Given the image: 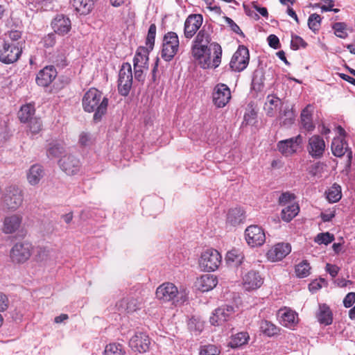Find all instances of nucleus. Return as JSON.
Here are the masks:
<instances>
[{
	"mask_svg": "<svg viewBox=\"0 0 355 355\" xmlns=\"http://www.w3.org/2000/svg\"><path fill=\"white\" fill-rule=\"evenodd\" d=\"M28 130L33 134H37L42 128V123L40 119L34 117L33 119H31L28 121Z\"/></svg>",
	"mask_w": 355,
	"mask_h": 355,
	"instance_id": "50",
	"label": "nucleus"
},
{
	"mask_svg": "<svg viewBox=\"0 0 355 355\" xmlns=\"http://www.w3.org/2000/svg\"><path fill=\"white\" fill-rule=\"evenodd\" d=\"M268 42L270 46L275 49L279 47V40L275 35H270L268 37Z\"/></svg>",
	"mask_w": 355,
	"mask_h": 355,
	"instance_id": "59",
	"label": "nucleus"
},
{
	"mask_svg": "<svg viewBox=\"0 0 355 355\" xmlns=\"http://www.w3.org/2000/svg\"><path fill=\"white\" fill-rule=\"evenodd\" d=\"M44 175L43 167L40 164H33L26 172L27 181L32 186L37 185L44 177Z\"/></svg>",
	"mask_w": 355,
	"mask_h": 355,
	"instance_id": "30",
	"label": "nucleus"
},
{
	"mask_svg": "<svg viewBox=\"0 0 355 355\" xmlns=\"http://www.w3.org/2000/svg\"><path fill=\"white\" fill-rule=\"evenodd\" d=\"M235 313V308L231 305H225L215 310L210 317V322L212 325L219 326L223 322L228 321Z\"/></svg>",
	"mask_w": 355,
	"mask_h": 355,
	"instance_id": "14",
	"label": "nucleus"
},
{
	"mask_svg": "<svg viewBox=\"0 0 355 355\" xmlns=\"http://www.w3.org/2000/svg\"><path fill=\"white\" fill-rule=\"evenodd\" d=\"M142 301L138 297L127 296L116 304L117 310L121 313H131L141 309Z\"/></svg>",
	"mask_w": 355,
	"mask_h": 355,
	"instance_id": "17",
	"label": "nucleus"
},
{
	"mask_svg": "<svg viewBox=\"0 0 355 355\" xmlns=\"http://www.w3.org/2000/svg\"><path fill=\"white\" fill-rule=\"evenodd\" d=\"M249 339L250 336L248 332H239L232 336L228 346L232 348H237L247 344Z\"/></svg>",
	"mask_w": 355,
	"mask_h": 355,
	"instance_id": "35",
	"label": "nucleus"
},
{
	"mask_svg": "<svg viewBox=\"0 0 355 355\" xmlns=\"http://www.w3.org/2000/svg\"><path fill=\"white\" fill-rule=\"evenodd\" d=\"M189 291L184 286L178 288L174 284L165 282L158 286L156 297L164 302H171L175 306L184 304L189 300Z\"/></svg>",
	"mask_w": 355,
	"mask_h": 355,
	"instance_id": "1",
	"label": "nucleus"
},
{
	"mask_svg": "<svg viewBox=\"0 0 355 355\" xmlns=\"http://www.w3.org/2000/svg\"><path fill=\"white\" fill-rule=\"evenodd\" d=\"M355 302V293L351 292L349 293L343 300V304L346 308L351 307L353 304Z\"/></svg>",
	"mask_w": 355,
	"mask_h": 355,
	"instance_id": "58",
	"label": "nucleus"
},
{
	"mask_svg": "<svg viewBox=\"0 0 355 355\" xmlns=\"http://www.w3.org/2000/svg\"><path fill=\"white\" fill-rule=\"evenodd\" d=\"M124 347L120 343H112L105 347L103 355H125Z\"/></svg>",
	"mask_w": 355,
	"mask_h": 355,
	"instance_id": "41",
	"label": "nucleus"
},
{
	"mask_svg": "<svg viewBox=\"0 0 355 355\" xmlns=\"http://www.w3.org/2000/svg\"><path fill=\"white\" fill-rule=\"evenodd\" d=\"M263 278L254 270L248 272L243 278V287L246 291L255 290L263 284Z\"/></svg>",
	"mask_w": 355,
	"mask_h": 355,
	"instance_id": "24",
	"label": "nucleus"
},
{
	"mask_svg": "<svg viewBox=\"0 0 355 355\" xmlns=\"http://www.w3.org/2000/svg\"><path fill=\"white\" fill-rule=\"evenodd\" d=\"M179 38L175 32H168L164 36L161 57L166 62L171 61L179 49Z\"/></svg>",
	"mask_w": 355,
	"mask_h": 355,
	"instance_id": "6",
	"label": "nucleus"
},
{
	"mask_svg": "<svg viewBox=\"0 0 355 355\" xmlns=\"http://www.w3.org/2000/svg\"><path fill=\"white\" fill-rule=\"evenodd\" d=\"M249 58L248 49L244 46H240L231 59L230 68L235 71L244 70L248 64Z\"/></svg>",
	"mask_w": 355,
	"mask_h": 355,
	"instance_id": "11",
	"label": "nucleus"
},
{
	"mask_svg": "<svg viewBox=\"0 0 355 355\" xmlns=\"http://www.w3.org/2000/svg\"><path fill=\"white\" fill-rule=\"evenodd\" d=\"M245 240L251 247L262 245L266 241V235L261 227L250 225L245 231Z\"/></svg>",
	"mask_w": 355,
	"mask_h": 355,
	"instance_id": "12",
	"label": "nucleus"
},
{
	"mask_svg": "<svg viewBox=\"0 0 355 355\" xmlns=\"http://www.w3.org/2000/svg\"><path fill=\"white\" fill-rule=\"evenodd\" d=\"M218 284L217 278L211 274H206L198 278L196 286L202 292H207L212 290Z\"/></svg>",
	"mask_w": 355,
	"mask_h": 355,
	"instance_id": "27",
	"label": "nucleus"
},
{
	"mask_svg": "<svg viewBox=\"0 0 355 355\" xmlns=\"http://www.w3.org/2000/svg\"><path fill=\"white\" fill-rule=\"evenodd\" d=\"M321 23V17L316 14H311L308 19V26L309 28L313 31L315 32L318 31Z\"/></svg>",
	"mask_w": 355,
	"mask_h": 355,
	"instance_id": "47",
	"label": "nucleus"
},
{
	"mask_svg": "<svg viewBox=\"0 0 355 355\" xmlns=\"http://www.w3.org/2000/svg\"><path fill=\"white\" fill-rule=\"evenodd\" d=\"M202 15L200 14L190 15L184 21V35L187 39H191L202 24Z\"/></svg>",
	"mask_w": 355,
	"mask_h": 355,
	"instance_id": "15",
	"label": "nucleus"
},
{
	"mask_svg": "<svg viewBox=\"0 0 355 355\" xmlns=\"http://www.w3.org/2000/svg\"><path fill=\"white\" fill-rule=\"evenodd\" d=\"M324 1L326 4L321 7L322 10L325 12L331 11L334 6V1L332 0H324Z\"/></svg>",
	"mask_w": 355,
	"mask_h": 355,
	"instance_id": "63",
	"label": "nucleus"
},
{
	"mask_svg": "<svg viewBox=\"0 0 355 355\" xmlns=\"http://www.w3.org/2000/svg\"><path fill=\"white\" fill-rule=\"evenodd\" d=\"M311 267L306 261H302L295 267V273L298 277L303 278L310 274Z\"/></svg>",
	"mask_w": 355,
	"mask_h": 355,
	"instance_id": "44",
	"label": "nucleus"
},
{
	"mask_svg": "<svg viewBox=\"0 0 355 355\" xmlns=\"http://www.w3.org/2000/svg\"><path fill=\"white\" fill-rule=\"evenodd\" d=\"M313 107L308 105L304 108L300 114V125L301 128L308 132L313 131L315 125L313 122Z\"/></svg>",
	"mask_w": 355,
	"mask_h": 355,
	"instance_id": "28",
	"label": "nucleus"
},
{
	"mask_svg": "<svg viewBox=\"0 0 355 355\" xmlns=\"http://www.w3.org/2000/svg\"><path fill=\"white\" fill-rule=\"evenodd\" d=\"M32 244L27 241L16 243L10 250V257L13 263H23L32 254Z\"/></svg>",
	"mask_w": 355,
	"mask_h": 355,
	"instance_id": "8",
	"label": "nucleus"
},
{
	"mask_svg": "<svg viewBox=\"0 0 355 355\" xmlns=\"http://www.w3.org/2000/svg\"><path fill=\"white\" fill-rule=\"evenodd\" d=\"M295 199V195L290 192H284L281 194L279 198V203L281 205H286L289 203H293V201Z\"/></svg>",
	"mask_w": 355,
	"mask_h": 355,
	"instance_id": "54",
	"label": "nucleus"
},
{
	"mask_svg": "<svg viewBox=\"0 0 355 355\" xmlns=\"http://www.w3.org/2000/svg\"><path fill=\"white\" fill-rule=\"evenodd\" d=\"M148 60V57L147 49L140 48L137 50L133 60L134 67L146 68Z\"/></svg>",
	"mask_w": 355,
	"mask_h": 355,
	"instance_id": "36",
	"label": "nucleus"
},
{
	"mask_svg": "<svg viewBox=\"0 0 355 355\" xmlns=\"http://www.w3.org/2000/svg\"><path fill=\"white\" fill-rule=\"evenodd\" d=\"M243 218V211L239 207H236L229 211L227 217V223L231 225L235 226L241 223Z\"/></svg>",
	"mask_w": 355,
	"mask_h": 355,
	"instance_id": "37",
	"label": "nucleus"
},
{
	"mask_svg": "<svg viewBox=\"0 0 355 355\" xmlns=\"http://www.w3.org/2000/svg\"><path fill=\"white\" fill-rule=\"evenodd\" d=\"M316 318L321 324L330 325L333 322V313L329 306L326 304H319Z\"/></svg>",
	"mask_w": 355,
	"mask_h": 355,
	"instance_id": "31",
	"label": "nucleus"
},
{
	"mask_svg": "<svg viewBox=\"0 0 355 355\" xmlns=\"http://www.w3.org/2000/svg\"><path fill=\"white\" fill-rule=\"evenodd\" d=\"M24 198V191L20 187L9 186L6 188L1 198L3 207L8 211H16L21 207Z\"/></svg>",
	"mask_w": 355,
	"mask_h": 355,
	"instance_id": "4",
	"label": "nucleus"
},
{
	"mask_svg": "<svg viewBox=\"0 0 355 355\" xmlns=\"http://www.w3.org/2000/svg\"><path fill=\"white\" fill-rule=\"evenodd\" d=\"M212 33L210 24H205L197 33L191 46V54L193 58H200L208 51L209 45L211 43Z\"/></svg>",
	"mask_w": 355,
	"mask_h": 355,
	"instance_id": "3",
	"label": "nucleus"
},
{
	"mask_svg": "<svg viewBox=\"0 0 355 355\" xmlns=\"http://www.w3.org/2000/svg\"><path fill=\"white\" fill-rule=\"evenodd\" d=\"M252 6L253 8L260 14L263 17H268V10H267V8H265V7H260L256 3H252Z\"/></svg>",
	"mask_w": 355,
	"mask_h": 355,
	"instance_id": "61",
	"label": "nucleus"
},
{
	"mask_svg": "<svg viewBox=\"0 0 355 355\" xmlns=\"http://www.w3.org/2000/svg\"><path fill=\"white\" fill-rule=\"evenodd\" d=\"M21 36V33L19 31H11L8 33V37L12 42L18 40Z\"/></svg>",
	"mask_w": 355,
	"mask_h": 355,
	"instance_id": "62",
	"label": "nucleus"
},
{
	"mask_svg": "<svg viewBox=\"0 0 355 355\" xmlns=\"http://www.w3.org/2000/svg\"><path fill=\"white\" fill-rule=\"evenodd\" d=\"M22 220V216L18 214L6 216L3 220V232L7 234L17 232L21 226Z\"/></svg>",
	"mask_w": 355,
	"mask_h": 355,
	"instance_id": "20",
	"label": "nucleus"
},
{
	"mask_svg": "<svg viewBox=\"0 0 355 355\" xmlns=\"http://www.w3.org/2000/svg\"><path fill=\"white\" fill-rule=\"evenodd\" d=\"M10 305V300L8 296L0 292V312L6 311Z\"/></svg>",
	"mask_w": 355,
	"mask_h": 355,
	"instance_id": "55",
	"label": "nucleus"
},
{
	"mask_svg": "<svg viewBox=\"0 0 355 355\" xmlns=\"http://www.w3.org/2000/svg\"><path fill=\"white\" fill-rule=\"evenodd\" d=\"M55 35L53 33L48 34L43 38L44 46L46 48L52 47L55 43Z\"/></svg>",
	"mask_w": 355,
	"mask_h": 355,
	"instance_id": "56",
	"label": "nucleus"
},
{
	"mask_svg": "<svg viewBox=\"0 0 355 355\" xmlns=\"http://www.w3.org/2000/svg\"><path fill=\"white\" fill-rule=\"evenodd\" d=\"M64 153V148L61 144L52 145L48 150V155L52 157H60Z\"/></svg>",
	"mask_w": 355,
	"mask_h": 355,
	"instance_id": "51",
	"label": "nucleus"
},
{
	"mask_svg": "<svg viewBox=\"0 0 355 355\" xmlns=\"http://www.w3.org/2000/svg\"><path fill=\"white\" fill-rule=\"evenodd\" d=\"M244 259L243 252L238 249H232L227 252L226 255L227 262L235 266H239Z\"/></svg>",
	"mask_w": 355,
	"mask_h": 355,
	"instance_id": "39",
	"label": "nucleus"
},
{
	"mask_svg": "<svg viewBox=\"0 0 355 355\" xmlns=\"http://www.w3.org/2000/svg\"><path fill=\"white\" fill-rule=\"evenodd\" d=\"M51 26L55 33L67 34L71 28L70 19L62 15H57L51 22Z\"/></svg>",
	"mask_w": 355,
	"mask_h": 355,
	"instance_id": "26",
	"label": "nucleus"
},
{
	"mask_svg": "<svg viewBox=\"0 0 355 355\" xmlns=\"http://www.w3.org/2000/svg\"><path fill=\"white\" fill-rule=\"evenodd\" d=\"M291 45L293 49L297 50L300 47L305 48L307 44L301 37L293 35Z\"/></svg>",
	"mask_w": 355,
	"mask_h": 355,
	"instance_id": "52",
	"label": "nucleus"
},
{
	"mask_svg": "<svg viewBox=\"0 0 355 355\" xmlns=\"http://www.w3.org/2000/svg\"><path fill=\"white\" fill-rule=\"evenodd\" d=\"M334 240V236L333 234L329 232L320 233L318 234L314 241L318 244H324L328 245L331 243Z\"/></svg>",
	"mask_w": 355,
	"mask_h": 355,
	"instance_id": "49",
	"label": "nucleus"
},
{
	"mask_svg": "<svg viewBox=\"0 0 355 355\" xmlns=\"http://www.w3.org/2000/svg\"><path fill=\"white\" fill-rule=\"evenodd\" d=\"M21 53V49L13 42H4L0 49V61L5 64L16 62Z\"/></svg>",
	"mask_w": 355,
	"mask_h": 355,
	"instance_id": "10",
	"label": "nucleus"
},
{
	"mask_svg": "<svg viewBox=\"0 0 355 355\" xmlns=\"http://www.w3.org/2000/svg\"><path fill=\"white\" fill-rule=\"evenodd\" d=\"M291 250V247L288 243H277L268 251L267 257L271 261H277L288 254Z\"/></svg>",
	"mask_w": 355,
	"mask_h": 355,
	"instance_id": "22",
	"label": "nucleus"
},
{
	"mask_svg": "<svg viewBox=\"0 0 355 355\" xmlns=\"http://www.w3.org/2000/svg\"><path fill=\"white\" fill-rule=\"evenodd\" d=\"M325 150V142L319 135H313L309 139L307 150L309 155L315 159L320 158Z\"/></svg>",
	"mask_w": 355,
	"mask_h": 355,
	"instance_id": "19",
	"label": "nucleus"
},
{
	"mask_svg": "<svg viewBox=\"0 0 355 355\" xmlns=\"http://www.w3.org/2000/svg\"><path fill=\"white\" fill-rule=\"evenodd\" d=\"M282 105V102L279 98L275 95H268L266 98L263 109L268 116H273Z\"/></svg>",
	"mask_w": 355,
	"mask_h": 355,
	"instance_id": "32",
	"label": "nucleus"
},
{
	"mask_svg": "<svg viewBox=\"0 0 355 355\" xmlns=\"http://www.w3.org/2000/svg\"><path fill=\"white\" fill-rule=\"evenodd\" d=\"M132 83V73L131 65L123 63L119 73L118 89L122 96L129 94Z\"/></svg>",
	"mask_w": 355,
	"mask_h": 355,
	"instance_id": "9",
	"label": "nucleus"
},
{
	"mask_svg": "<svg viewBox=\"0 0 355 355\" xmlns=\"http://www.w3.org/2000/svg\"><path fill=\"white\" fill-rule=\"evenodd\" d=\"M332 28L334 31V34L340 38L345 39L347 37L348 33H347V25L344 22H336L332 25Z\"/></svg>",
	"mask_w": 355,
	"mask_h": 355,
	"instance_id": "45",
	"label": "nucleus"
},
{
	"mask_svg": "<svg viewBox=\"0 0 355 355\" xmlns=\"http://www.w3.org/2000/svg\"><path fill=\"white\" fill-rule=\"evenodd\" d=\"M260 329L263 334L268 336H272L277 334V327L268 320H263L260 324Z\"/></svg>",
	"mask_w": 355,
	"mask_h": 355,
	"instance_id": "43",
	"label": "nucleus"
},
{
	"mask_svg": "<svg viewBox=\"0 0 355 355\" xmlns=\"http://www.w3.org/2000/svg\"><path fill=\"white\" fill-rule=\"evenodd\" d=\"M74 9L80 15L89 14L93 8L94 0H71Z\"/></svg>",
	"mask_w": 355,
	"mask_h": 355,
	"instance_id": "34",
	"label": "nucleus"
},
{
	"mask_svg": "<svg viewBox=\"0 0 355 355\" xmlns=\"http://www.w3.org/2000/svg\"><path fill=\"white\" fill-rule=\"evenodd\" d=\"M231 98L230 88L225 84H218L214 89L213 102L218 107H225Z\"/></svg>",
	"mask_w": 355,
	"mask_h": 355,
	"instance_id": "16",
	"label": "nucleus"
},
{
	"mask_svg": "<svg viewBox=\"0 0 355 355\" xmlns=\"http://www.w3.org/2000/svg\"><path fill=\"white\" fill-rule=\"evenodd\" d=\"M150 339L148 335L143 332H136L129 340V347L139 353L146 352L149 349Z\"/></svg>",
	"mask_w": 355,
	"mask_h": 355,
	"instance_id": "18",
	"label": "nucleus"
},
{
	"mask_svg": "<svg viewBox=\"0 0 355 355\" xmlns=\"http://www.w3.org/2000/svg\"><path fill=\"white\" fill-rule=\"evenodd\" d=\"M57 76L53 66H47L40 70L36 77L37 84L42 87L49 86Z\"/></svg>",
	"mask_w": 355,
	"mask_h": 355,
	"instance_id": "23",
	"label": "nucleus"
},
{
	"mask_svg": "<svg viewBox=\"0 0 355 355\" xmlns=\"http://www.w3.org/2000/svg\"><path fill=\"white\" fill-rule=\"evenodd\" d=\"M331 150L334 155L342 157L346 153H347L348 161L351 162L352 158V152L348 148V144L341 138H334L331 142Z\"/></svg>",
	"mask_w": 355,
	"mask_h": 355,
	"instance_id": "25",
	"label": "nucleus"
},
{
	"mask_svg": "<svg viewBox=\"0 0 355 355\" xmlns=\"http://www.w3.org/2000/svg\"><path fill=\"white\" fill-rule=\"evenodd\" d=\"M279 316L282 325L291 328L297 323V315L290 309H281L279 311Z\"/></svg>",
	"mask_w": 355,
	"mask_h": 355,
	"instance_id": "33",
	"label": "nucleus"
},
{
	"mask_svg": "<svg viewBox=\"0 0 355 355\" xmlns=\"http://www.w3.org/2000/svg\"><path fill=\"white\" fill-rule=\"evenodd\" d=\"M50 256V250L46 248H40L37 250V259L38 261H45L48 259Z\"/></svg>",
	"mask_w": 355,
	"mask_h": 355,
	"instance_id": "57",
	"label": "nucleus"
},
{
	"mask_svg": "<svg viewBox=\"0 0 355 355\" xmlns=\"http://www.w3.org/2000/svg\"><path fill=\"white\" fill-rule=\"evenodd\" d=\"M108 99L102 97V93L95 88H91L83 98V107L85 112H95L94 120L98 121L107 111Z\"/></svg>",
	"mask_w": 355,
	"mask_h": 355,
	"instance_id": "2",
	"label": "nucleus"
},
{
	"mask_svg": "<svg viewBox=\"0 0 355 355\" xmlns=\"http://www.w3.org/2000/svg\"><path fill=\"white\" fill-rule=\"evenodd\" d=\"M326 270L329 273V275L332 277H335L338 275V273L340 270V268H339V267H338L336 265L327 263Z\"/></svg>",
	"mask_w": 355,
	"mask_h": 355,
	"instance_id": "60",
	"label": "nucleus"
},
{
	"mask_svg": "<svg viewBox=\"0 0 355 355\" xmlns=\"http://www.w3.org/2000/svg\"><path fill=\"white\" fill-rule=\"evenodd\" d=\"M325 164L322 162H316L311 166L309 168V173L313 176L321 175L323 172Z\"/></svg>",
	"mask_w": 355,
	"mask_h": 355,
	"instance_id": "53",
	"label": "nucleus"
},
{
	"mask_svg": "<svg viewBox=\"0 0 355 355\" xmlns=\"http://www.w3.org/2000/svg\"><path fill=\"white\" fill-rule=\"evenodd\" d=\"M220 349L214 345H205L200 347V355H219Z\"/></svg>",
	"mask_w": 355,
	"mask_h": 355,
	"instance_id": "46",
	"label": "nucleus"
},
{
	"mask_svg": "<svg viewBox=\"0 0 355 355\" xmlns=\"http://www.w3.org/2000/svg\"><path fill=\"white\" fill-rule=\"evenodd\" d=\"M35 114V108L34 106L31 104H27L23 105L21 107L20 111L18 113V117L19 120L23 123H26L31 119H33V115Z\"/></svg>",
	"mask_w": 355,
	"mask_h": 355,
	"instance_id": "40",
	"label": "nucleus"
},
{
	"mask_svg": "<svg viewBox=\"0 0 355 355\" xmlns=\"http://www.w3.org/2000/svg\"><path fill=\"white\" fill-rule=\"evenodd\" d=\"M156 30H157L156 26L154 24H153L150 26L148 31L146 43L147 48L149 49L150 50H152L154 46L155 39V35H156Z\"/></svg>",
	"mask_w": 355,
	"mask_h": 355,
	"instance_id": "48",
	"label": "nucleus"
},
{
	"mask_svg": "<svg viewBox=\"0 0 355 355\" xmlns=\"http://www.w3.org/2000/svg\"><path fill=\"white\" fill-rule=\"evenodd\" d=\"M299 206L293 202L282 210L281 217L286 222L291 221L299 212Z\"/></svg>",
	"mask_w": 355,
	"mask_h": 355,
	"instance_id": "38",
	"label": "nucleus"
},
{
	"mask_svg": "<svg viewBox=\"0 0 355 355\" xmlns=\"http://www.w3.org/2000/svg\"><path fill=\"white\" fill-rule=\"evenodd\" d=\"M342 197L341 187L337 184H333L329 188L327 193V198L330 202H336L340 200Z\"/></svg>",
	"mask_w": 355,
	"mask_h": 355,
	"instance_id": "42",
	"label": "nucleus"
},
{
	"mask_svg": "<svg viewBox=\"0 0 355 355\" xmlns=\"http://www.w3.org/2000/svg\"><path fill=\"white\" fill-rule=\"evenodd\" d=\"M302 142V136L298 135L296 137L279 141L277 143V148L284 156H290L297 152Z\"/></svg>",
	"mask_w": 355,
	"mask_h": 355,
	"instance_id": "13",
	"label": "nucleus"
},
{
	"mask_svg": "<svg viewBox=\"0 0 355 355\" xmlns=\"http://www.w3.org/2000/svg\"><path fill=\"white\" fill-rule=\"evenodd\" d=\"M222 48L218 43L212 42L209 45L208 51L200 58H194L203 69L216 68L221 62Z\"/></svg>",
	"mask_w": 355,
	"mask_h": 355,
	"instance_id": "5",
	"label": "nucleus"
},
{
	"mask_svg": "<svg viewBox=\"0 0 355 355\" xmlns=\"http://www.w3.org/2000/svg\"><path fill=\"white\" fill-rule=\"evenodd\" d=\"M143 69L144 67H134L135 77L139 81L143 80Z\"/></svg>",
	"mask_w": 355,
	"mask_h": 355,
	"instance_id": "64",
	"label": "nucleus"
},
{
	"mask_svg": "<svg viewBox=\"0 0 355 355\" xmlns=\"http://www.w3.org/2000/svg\"><path fill=\"white\" fill-rule=\"evenodd\" d=\"M295 119V114L292 107L284 106L280 110L277 120L281 126L289 128L291 126Z\"/></svg>",
	"mask_w": 355,
	"mask_h": 355,
	"instance_id": "29",
	"label": "nucleus"
},
{
	"mask_svg": "<svg viewBox=\"0 0 355 355\" xmlns=\"http://www.w3.org/2000/svg\"><path fill=\"white\" fill-rule=\"evenodd\" d=\"M222 257L214 249H208L202 253L199 260V266L202 270L214 271L220 265Z\"/></svg>",
	"mask_w": 355,
	"mask_h": 355,
	"instance_id": "7",
	"label": "nucleus"
},
{
	"mask_svg": "<svg viewBox=\"0 0 355 355\" xmlns=\"http://www.w3.org/2000/svg\"><path fill=\"white\" fill-rule=\"evenodd\" d=\"M60 168L67 175L76 174L80 168L79 159L73 155H64L59 160Z\"/></svg>",
	"mask_w": 355,
	"mask_h": 355,
	"instance_id": "21",
	"label": "nucleus"
}]
</instances>
